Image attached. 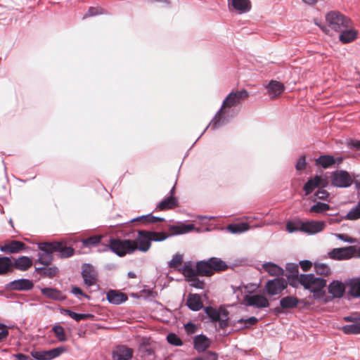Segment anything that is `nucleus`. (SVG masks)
Segmentation results:
<instances>
[{"label": "nucleus", "mask_w": 360, "mask_h": 360, "mask_svg": "<svg viewBox=\"0 0 360 360\" xmlns=\"http://www.w3.org/2000/svg\"><path fill=\"white\" fill-rule=\"evenodd\" d=\"M210 345V340L204 335H198L194 338L193 347L199 352H204Z\"/></svg>", "instance_id": "4be33fe9"}, {"label": "nucleus", "mask_w": 360, "mask_h": 360, "mask_svg": "<svg viewBox=\"0 0 360 360\" xmlns=\"http://www.w3.org/2000/svg\"><path fill=\"white\" fill-rule=\"evenodd\" d=\"M316 197L320 200H326L329 195V193L323 188L316 191L315 194Z\"/></svg>", "instance_id": "4d7b16f0"}, {"label": "nucleus", "mask_w": 360, "mask_h": 360, "mask_svg": "<svg viewBox=\"0 0 360 360\" xmlns=\"http://www.w3.org/2000/svg\"><path fill=\"white\" fill-rule=\"evenodd\" d=\"M186 304L193 311H199L203 307L201 297L198 294H189L187 297Z\"/></svg>", "instance_id": "5701e85b"}, {"label": "nucleus", "mask_w": 360, "mask_h": 360, "mask_svg": "<svg viewBox=\"0 0 360 360\" xmlns=\"http://www.w3.org/2000/svg\"><path fill=\"white\" fill-rule=\"evenodd\" d=\"M137 243V250L141 252H147L151 246L148 231L141 230L138 231V238L135 240Z\"/></svg>", "instance_id": "2eb2a0df"}, {"label": "nucleus", "mask_w": 360, "mask_h": 360, "mask_svg": "<svg viewBox=\"0 0 360 360\" xmlns=\"http://www.w3.org/2000/svg\"><path fill=\"white\" fill-rule=\"evenodd\" d=\"M32 266V260L31 258L22 256L16 259L13 263V267L20 270V271H27Z\"/></svg>", "instance_id": "a878e982"}, {"label": "nucleus", "mask_w": 360, "mask_h": 360, "mask_svg": "<svg viewBox=\"0 0 360 360\" xmlns=\"http://www.w3.org/2000/svg\"><path fill=\"white\" fill-rule=\"evenodd\" d=\"M42 252L39 254L37 262L45 266L49 265L53 261L52 253L54 251L41 250Z\"/></svg>", "instance_id": "72a5a7b5"}, {"label": "nucleus", "mask_w": 360, "mask_h": 360, "mask_svg": "<svg viewBox=\"0 0 360 360\" xmlns=\"http://www.w3.org/2000/svg\"><path fill=\"white\" fill-rule=\"evenodd\" d=\"M284 86L277 81H271L268 85V92L271 98L279 96L284 91Z\"/></svg>", "instance_id": "393cba45"}, {"label": "nucleus", "mask_w": 360, "mask_h": 360, "mask_svg": "<svg viewBox=\"0 0 360 360\" xmlns=\"http://www.w3.org/2000/svg\"><path fill=\"white\" fill-rule=\"evenodd\" d=\"M175 188L174 186L172 188L170 191V196L164 199L161 202H160L156 207L155 210L157 211H165L168 210L174 209L178 207V200L177 199L173 196L174 193Z\"/></svg>", "instance_id": "dca6fc26"}, {"label": "nucleus", "mask_w": 360, "mask_h": 360, "mask_svg": "<svg viewBox=\"0 0 360 360\" xmlns=\"http://www.w3.org/2000/svg\"><path fill=\"white\" fill-rule=\"evenodd\" d=\"M184 328H185L186 333L189 335L195 333L197 330L196 326L191 322L186 323L185 325Z\"/></svg>", "instance_id": "13d9d810"}, {"label": "nucleus", "mask_w": 360, "mask_h": 360, "mask_svg": "<svg viewBox=\"0 0 360 360\" xmlns=\"http://www.w3.org/2000/svg\"><path fill=\"white\" fill-rule=\"evenodd\" d=\"M245 302L249 306H254L257 308H264L269 306L267 298L261 295H254L245 297Z\"/></svg>", "instance_id": "f3484780"}, {"label": "nucleus", "mask_w": 360, "mask_h": 360, "mask_svg": "<svg viewBox=\"0 0 360 360\" xmlns=\"http://www.w3.org/2000/svg\"><path fill=\"white\" fill-rule=\"evenodd\" d=\"M110 248L119 257H124L127 254H131L137 250V243L133 240L112 238L110 240L109 245L105 249Z\"/></svg>", "instance_id": "7ed1b4c3"}, {"label": "nucleus", "mask_w": 360, "mask_h": 360, "mask_svg": "<svg viewBox=\"0 0 360 360\" xmlns=\"http://www.w3.org/2000/svg\"><path fill=\"white\" fill-rule=\"evenodd\" d=\"M195 229V226L193 224H181L176 226H171L169 227V231L172 235H178L188 233Z\"/></svg>", "instance_id": "c756f323"}, {"label": "nucleus", "mask_w": 360, "mask_h": 360, "mask_svg": "<svg viewBox=\"0 0 360 360\" xmlns=\"http://www.w3.org/2000/svg\"><path fill=\"white\" fill-rule=\"evenodd\" d=\"M328 256L333 259H348L354 256L359 257V250L356 246L334 248L328 253Z\"/></svg>", "instance_id": "0eeeda50"}, {"label": "nucleus", "mask_w": 360, "mask_h": 360, "mask_svg": "<svg viewBox=\"0 0 360 360\" xmlns=\"http://www.w3.org/2000/svg\"><path fill=\"white\" fill-rule=\"evenodd\" d=\"M286 277L289 281L290 285L294 288H296L297 284L300 283V280L296 278V276H286Z\"/></svg>", "instance_id": "338daca9"}, {"label": "nucleus", "mask_w": 360, "mask_h": 360, "mask_svg": "<svg viewBox=\"0 0 360 360\" xmlns=\"http://www.w3.org/2000/svg\"><path fill=\"white\" fill-rule=\"evenodd\" d=\"M82 276L85 285L91 286L97 282V272L94 267L89 264H85L82 268Z\"/></svg>", "instance_id": "f8f14e48"}, {"label": "nucleus", "mask_w": 360, "mask_h": 360, "mask_svg": "<svg viewBox=\"0 0 360 360\" xmlns=\"http://www.w3.org/2000/svg\"><path fill=\"white\" fill-rule=\"evenodd\" d=\"M330 209V207L328 204L318 202L316 204L314 205L309 210V212L311 213H322L323 212L328 211Z\"/></svg>", "instance_id": "a18cd8bd"}, {"label": "nucleus", "mask_w": 360, "mask_h": 360, "mask_svg": "<svg viewBox=\"0 0 360 360\" xmlns=\"http://www.w3.org/2000/svg\"><path fill=\"white\" fill-rule=\"evenodd\" d=\"M342 330L345 334H360V323L344 326Z\"/></svg>", "instance_id": "de8ad7c7"}, {"label": "nucleus", "mask_w": 360, "mask_h": 360, "mask_svg": "<svg viewBox=\"0 0 360 360\" xmlns=\"http://www.w3.org/2000/svg\"><path fill=\"white\" fill-rule=\"evenodd\" d=\"M204 360H217V354L213 352H207L202 356Z\"/></svg>", "instance_id": "0e129e2a"}, {"label": "nucleus", "mask_w": 360, "mask_h": 360, "mask_svg": "<svg viewBox=\"0 0 360 360\" xmlns=\"http://www.w3.org/2000/svg\"><path fill=\"white\" fill-rule=\"evenodd\" d=\"M302 232L308 234L317 233L323 230L325 223L323 221H311L303 222Z\"/></svg>", "instance_id": "a211bd4d"}, {"label": "nucleus", "mask_w": 360, "mask_h": 360, "mask_svg": "<svg viewBox=\"0 0 360 360\" xmlns=\"http://www.w3.org/2000/svg\"><path fill=\"white\" fill-rule=\"evenodd\" d=\"M288 286V282L283 278H277L269 281L265 285L269 295H275L281 292Z\"/></svg>", "instance_id": "9d476101"}, {"label": "nucleus", "mask_w": 360, "mask_h": 360, "mask_svg": "<svg viewBox=\"0 0 360 360\" xmlns=\"http://www.w3.org/2000/svg\"><path fill=\"white\" fill-rule=\"evenodd\" d=\"M165 221L164 218L162 217H158L152 215L151 214H147V215H143L141 217H139L136 219H132L131 221H139L143 224H154L156 222H162Z\"/></svg>", "instance_id": "2f4dec72"}, {"label": "nucleus", "mask_w": 360, "mask_h": 360, "mask_svg": "<svg viewBox=\"0 0 360 360\" xmlns=\"http://www.w3.org/2000/svg\"><path fill=\"white\" fill-rule=\"evenodd\" d=\"M286 271L291 274L290 276H296V278L299 279L300 275L299 273V269L298 266L295 264H288L286 266Z\"/></svg>", "instance_id": "864d4df0"}, {"label": "nucleus", "mask_w": 360, "mask_h": 360, "mask_svg": "<svg viewBox=\"0 0 360 360\" xmlns=\"http://www.w3.org/2000/svg\"><path fill=\"white\" fill-rule=\"evenodd\" d=\"M299 302L300 300L297 297L288 295L281 299L280 305L283 309H290L297 307Z\"/></svg>", "instance_id": "c85d7f7f"}, {"label": "nucleus", "mask_w": 360, "mask_h": 360, "mask_svg": "<svg viewBox=\"0 0 360 360\" xmlns=\"http://www.w3.org/2000/svg\"><path fill=\"white\" fill-rule=\"evenodd\" d=\"M298 278L300 280V284L302 285L304 289L309 290L311 292L320 289H323L326 285V280L315 277L312 274H300Z\"/></svg>", "instance_id": "39448f33"}, {"label": "nucleus", "mask_w": 360, "mask_h": 360, "mask_svg": "<svg viewBox=\"0 0 360 360\" xmlns=\"http://www.w3.org/2000/svg\"><path fill=\"white\" fill-rule=\"evenodd\" d=\"M52 331L54 333L55 337L60 342L67 340V337L65 333L64 328L60 326L56 325L52 328Z\"/></svg>", "instance_id": "49530a36"}, {"label": "nucleus", "mask_w": 360, "mask_h": 360, "mask_svg": "<svg viewBox=\"0 0 360 360\" xmlns=\"http://www.w3.org/2000/svg\"><path fill=\"white\" fill-rule=\"evenodd\" d=\"M103 11V9L100 7H90L86 13L84 15V18L102 14Z\"/></svg>", "instance_id": "5fc2aeb1"}, {"label": "nucleus", "mask_w": 360, "mask_h": 360, "mask_svg": "<svg viewBox=\"0 0 360 360\" xmlns=\"http://www.w3.org/2000/svg\"><path fill=\"white\" fill-rule=\"evenodd\" d=\"M339 32H341L339 39L344 44L353 41L357 36V32L355 30L352 29V26L349 28L343 29L342 30L339 31Z\"/></svg>", "instance_id": "bb28decb"}, {"label": "nucleus", "mask_w": 360, "mask_h": 360, "mask_svg": "<svg viewBox=\"0 0 360 360\" xmlns=\"http://www.w3.org/2000/svg\"><path fill=\"white\" fill-rule=\"evenodd\" d=\"M13 267V262L9 257H0V274H4L11 271Z\"/></svg>", "instance_id": "e433bc0d"}, {"label": "nucleus", "mask_w": 360, "mask_h": 360, "mask_svg": "<svg viewBox=\"0 0 360 360\" xmlns=\"http://www.w3.org/2000/svg\"><path fill=\"white\" fill-rule=\"evenodd\" d=\"M167 340L168 342L174 346H181L183 345L182 340L174 333H169Z\"/></svg>", "instance_id": "603ef678"}, {"label": "nucleus", "mask_w": 360, "mask_h": 360, "mask_svg": "<svg viewBox=\"0 0 360 360\" xmlns=\"http://www.w3.org/2000/svg\"><path fill=\"white\" fill-rule=\"evenodd\" d=\"M345 219L351 221H355L360 219V200L357 205L347 212L345 216Z\"/></svg>", "instance_id": "79ce46f5"}, {"label": "nucleus", "mask_w": 360, "mask_h": 360, "mask_svg": "<svg viewBox=\"0 0 360 360\" xmlns=\"http://www.w3.org/2000/svg\"><path fill=\"white\" fill-rule=\"evenodd\" d=\"M102 239V236H93L87 238L83 239L82 243L84 247H91L95 246L100 243Z\"/></svg>", "instance_id": "c03bdc74"}, {"label": "nucleus", "mask_w": 360, "mask_h": 360, "mask_svg": "<svg viewBox=\"0 0 360 360\" xmlns=\"http://www.w3.org/2000/svg\"><path fill=\"white\" fill-rule=\"evenodd\" d=\"M306 165V160L304 156H302L298 160L296 164V169L297 170H302L305 168Z\"/></svg>", "instance_id": "e2e57ef3"}, {"label": "nucleus", "mask_w": 360, "mask_h": 360, "mask_svg": "<svg viewBox=\"0 0 360 360\" xmlns=\"http://www.w3.org/2000/svg\"><path fill=\"white\" fill-rule=\"evenodd\" d=\"M66 351L67 349L65 347L60 346L50 350L32 351L31 354L32 356L37 360H51L59 356Z\"/></svg>", "instance_id": "1a4fd4ad"}, {"label": "nucleus", "mask_w": 360, "mask_h": 360, "mask_svg": "<svg viewBox=\"0 0 360 360\" xmlns=\"http://www.w3.org/2000/svg\"><path fill=\"white\" fill-rule=\"evenodd\" d=\"M346 285L341 281H333L328 286V291L331 296L325 297L324 302H328L335 298H341L345 292Z\"/></svg>", "instance_id": "9b49d317"}, {"label": "nucleus", "mask_w": 360, "mask_h": 360, "mask_svg": "<svg viewBox=\"0 0 360 360\" xmlns=\"http://www.w3.org/2000/svg\"><path fill=\"white\" fill-rule=\"evenodd\" d=\"M183 263V256L179 254H176L173 256L172 260L169 262V266L170 268L176 269L181 266Z\"/></svg>", "instance_id": "3c124183"}, {"label": "nucleus", "mask_w": 360, "mask_h": 360, "mask_svg": "<svg viewBox=\"0 0 360 360\" xmlns=\"http://www.w3.org/2000/svg\"><path fill=\"white\" fill-rule=\"evenodd\" d=\"M327 185V181L323 179L320 176H315L314 178L309 179L303 187L305 193L304 195H308L317 187L324 188Z\"/></svg>", "instance_id": "4468645a"}, {"label": "nucleus", "mask_w": 360, "mask_h": 360, "mask_svg": "<svg viewBox=\"0 0 360 360\" xmlns=\"http://www.w3.org/2000/svg\"><path fill=\"white\" fill-rule=\"evenodd\" d=\"M326 19L328 27L335 32H339L352 26L350 19L338 11L328 13Z\"/></svg>", "instance_id": "20e7f679"}, {"label": "nucleus", "mask_w": 360, "mask_h": 360, "mask_svg": "<svg viewBox=\"0 0 360 360\" xmlns=\"http://www.w3.org/2000/svg\"><path fill=\"white\" fill-rule=\"evenodd\" d=\"M133 355V349L124 345L117 346L112 352L114 360H129Z\"/></svg>", "instance_id": "6ab92c4d"}, {"label": "nucleus", "mask_w": 360, "mask_h": 360, "mask_svg": "<svg viewBox=\"0 0 360 360\" xmlns=\"http://www.w3.org/2000/svg\"><path fill=\"white\" fill-rule=\"evenodd\" d=\"M8 335V330L4 325L0 326V342L5 340Z\"/></svg>", "instance_id": "052dcab7"}, {"label": "nucleus", "mask_w": 360, "mask_h": 360, "mask_svg": "<svg viewBox=\"0 0 360 360\" xmlns=\"http://www.w3.org/2000/svg\"><path fill=\"white\" fill-rule=\"evenodd\" d=\"M231 4L234 9L240 13L247 12L251 7L249 0H231Z\"/></svg>", "instance_id": "473e14b6"}, {"label": "nucleus", "mask_w": 360, "mask_h": 360, "mask_svg": "<svg viewBox=\"0 0 360 360\" xmlns=\"http://www.w3.org/2000/svg\"><path fill=\"white\" fill-rule=\"evenodd\" d=\"M148 235L150 236V242L151 241H156L160 242L165 240L167 237L168 235L165 232H155V231H148Z\"/></svg>", "instance_id": "09e8293b"}, {"label": "nucleus", "mask_w": 360, "mask_h": 360, "mask_svg": "<svg viewBox=\"0 0 360 360\" xmlns=\"http://www.w3.org/2000/svg\"><path fill=\"white\" fill-rule=\"evenodd\" d=\"M14 356L16 358V360H34L30 356L22 353H18L15 354Z\"/></svg>", "instance_id": "774afa93"}, {"label": "nucleus", "mask_w": 360, "mask_h": 360, "mask_svg": "<svg viewBox=\"0 0 360 360\" xmlns=\"http://www.w3.org/2000/svg\"><path fill=\"white\" fill-rule=\"evenodd\" d=\"M264 270L272 276H280L283 275V269L274 263H265L262 265Z\"/></svg>", "instance_id": "7c9ffc66"}, {"label": "nucleus", "mask_w": 360, "mask_h": 360, "mask_svg": "<svg viewBox=\"0 0 360 360\" xmlns=\"http://www.w3.org/2000/svg\"><path fill=\"white\" fill-rule=\"evenodd\" d=\"M27 248L25 243L21 241L11 240L0 246V250L5 253L15 254L25 251Z\"/></svg>", "instance_id": "ddd939ff"}, {"label": "nucleus", "mask_w": 360, "mask_h": 360, "mask_svg": "<svg viewBox=\"0 0 360 360\" xmlns=\"http://www.w3.org/2000/svg\"><path fill=\"white\" fill-rule=\"evenodd\" d=\"M313 296L314 299H321L325 298L326 296V291L323 289L318 290L317 291H313Z\"/></svg>", "instance_id": "69168bd1"}, {"label": "nucleus", "mask_w": 360, "mask_h": 360, "mask_svg": "<svg viewBox=\"0 0 360 360\" xmlns=\"http://www.w3.org/2000/svg\"><path fill=\"white\" fill-rule=\"evenodd\" d=\"M316 165L328 168L335 164V158L332 155H321L316 160Z\"/></svg>", "instance_id": "f704fd0d"}, {"label": "nucleus", "mask_w": 360, "mask_h": 360, "mask_svg": "<svg viewBox=\"0 0 360 360\" xmlns=\"http://www.w3.org/2000/svg\"><path fill=\"white\" fill-rule=\"evenodd\" d=\"M303 221L300 220L296 221H289L286 224V230L289 233H293L295 231H302V226Z\"/></svg>", "instance_id": "37998d69"}, {"label": "nucleus", "mask_w": 360, "mask_h": 360, "mask_svg": "<svg viewBox=\"0 0 360 360\" xmlns=\"http://www.w3.org/2000/svg\"><path fill=\"white\" fill-rule=\"evenodd\" d=\"M336 236L345 241V242H348V243H354L356 242V238H352L350 236H349L347 234H344V233H338L336 235Z\"/></svg>", "instance_id": "6e6d98bb"}, {"label": "nucleus", "mask_w": 360, "mask_h": 360, "mask_svg": "<svg viewBox=\"0 0 360 360\" xmlns=\"http://www.w3.org/2000/svg\"><path fill=\"white\" fill-rule=\"evenodd\" d=\"M300 265L304 271H307L312 266V262L309 260H303L300 262Z\"/></svg>", "instance_id": "680f3d73"}, {"label": "nucleus", "mask_w": 360, "mask_h": 360, "mask_svg": "<svg viewBox=\"0 0 360 360\" xmlns=\"http://www.w3.org/2000/svg\"><path fill=\"white\" fill-rule=\"evenodd\" d=\"M221 309H223L220 308L219 311H218L212 307H206L204 310L209 318L211 319L212 322H217L221 316Z\"/></svg>", "instance_id": "4c0bfd02"}, {"label": "nucleus", "mask_w": 360, "mask_h": 360, "mask_svg": "<svg viewBox=\"0 0 360 360\" xmlns=\"http://www.w3.org/2000/svg\"><path fill=\"white\" fill-rule=\"evenodd\" d=\"M41 292L44 296L53 300H63L65 298L62 292L56 288H44Z\"/></svg>", "instance_id": "cd10ccee"}, {"label": "nucleus", "mask_w": 360, "mask_h": 360, "mask_svg": "<svg viewBox=\"0 0 360 360\" xmlns=\"http://www.w3.org/2000/svg\"><path fill=\"white\" fill-rule=\"evenodd\" d=\"M221 315L220 319L218 321L219 328L225 329L229 326V311L226 309H221Z\"/></svg>", "instance_id": "8fccbe9b"}, {"label": "nucleus", "mask_w": 360, "mask_h": 360, "mask_svg": "<svg viewBox=\"0 0 360 360\" xmlns=\"http://www.w3.org/2000/svg\"><path fill=\"white\" fill-rule=\"evenodd\" d=\"M37 272L43 275L44 276L48 277V278H53L56 276L58 272V268L55 266L52 267H48V268H39L37 267L35 269Z\"/></svg>", "instance_id": "58836bf2"}, {"label": "nucleus", "mask_w": 360, "mask_h": 360, "mask_svg": "<svg viewBox=\"0 0 360 360\" xmlns=\"http://www.w3.org/2000/svg\"><path fill=\"white\" fill-rule=\"evenodd\" d=\"M107 300L112 304H119L127 300V296L126 294L117 290H110L107 293Z\"/></svg>", "instance_id": "b1692460"}, {"label": "nucleus", "mask_w": 360, "mask_h": 360, "mask_svg": "<svg viewBox=\"0 0 360 360\" xmlns=\"http://www.w3.org/2000/svg\"><path fill=\"white\" fill-rule=\"evenodd\" d=\"M239 322L244 323L247 326H252V325L256 324L257 322V319L254 317V316H252V317H250V318L246 319H240L239 321Z\"/></svg>", "instance_id": "bf43d9fd"}, {"label": "nucleus", "mask_w": 360, "mask_h": 360, "mask_svg": "<svg viewBox=\"0 0 360 360\" xmlns=\"http://www.w3.org/2000/svg\"><path fill=\"white\" fill-rule=\"evenodd\" d=\"M7 286L13 290H30L34 287V284L28 279L22 278L10 282Z\"/></svg>", "instance_id": "aec40b11"}, {"label": "nucleus", "mask_w": 360, "mask_h": 360, "mask_svg": "<svg viewBox=\"0 0 360 360\" xmlns=\"http://www.w3.org/2000/svg\"><path fill=\"white\" fill-rule=\"evenodd\" d=\"M39 248L40 250L58 252L62 258L70 257L75 252L72 248L67 247L63 242L41 243H39Z\"/></svg>", "instance_id": "423d86ee"}, {"label": "nucleus", "mask_w": 360, "mask_h": 360, "mask_svg": "<svg viewBox=\"0 0 360 360\" xmlns=\"http://www.w3.org/2000/svg\"><path fill=\"white\" fill-rule=\"evenodd\" d=\"M314 269L318 275L322 276H328L330 274V267L325 264L315 262Z\"/></svg>", "instance_id": "a19ab883"}, {"label": "nucleus", "mask_w": 360, "mask_h": 360, "mask_svg": "<svg viewBox=\"0 0 360 360\" xmlns=\"http://www.w3.org/2000/svg\"><path fill=\"white\" fill-rule=\"evenodd\" d=\"M228 269L229 265L224 260L213 257L207 260L197 262L195 269L193 268L191 262H187L179 271L187 278L188 282H191L192 287L203 289L205 283L198 278V276L209 277Z\"/></svg>", "instance_id": "f257e3e1"}, {"label": "nucleus", "mask_w": 360, "mask_h": 360, "mask_svg": "<svg viewBox=\"0 0 360 360\" xmlns=\"http://www.w3.org/2000/svg\"><path fill=\"white\" fill-rule=\"evenodd\" d=\"M248 97L249 93L245 89L233 91L229 94L223 101L220 110L210 122V127L213 129H217L220 125L221 121L224 119L226 109L240 105Z\"/></svg>", "instance_id": "f03ea898"}, {"label": "nucleus", "mask_w": 360, "mask_h": 360, "mask_svg": "<svg viewBox=\"0 0 360 360\" xmlns=\"http://www.w3.org/2000/svg\"><path fill=\"white\" fill-rule=\"evenodd\" d=\"M250 229V226L248 223H239L229 224L227 226V229L232 233H239L248 231Z\"/></svg>", "instance_id": "c9c22d12"}, {"label": "nucleus", "mask_w": 360, "mask_h": 360, "mask_svg": "<svg viewBox=\"0 0 360 360\" xmlns=\"http://www.w3.org/2000/svg\"><path fill=\"white\" fill-rule=\"evenodd\" d=\"M347 294L352 297H360V278H352L346 282Z\"/></svg>", "instance_id": "412c9836"}, {"label": "nucleus", "mask_w": 360, "mask_h": 360, "mask_svg": "<svg viewBox=\"0 0 360 360\" xmlns=\"http://www.w3.org/2000/svg\"><path fill=\"white\" fill-rule=\"evenodd\" d=\"M331 184L339 188H347L353 183V178L346 171L337 170L330 175Z\"/></svg>", "instance_id": "6e6552de"}, {"label": "nucleus", "mask_w": 360, "mask_h": 360, "mask_svg": "<svg viewBox=\"0 0 360 360\" xmlns=\"http://www.w3.org/2000/svg\"><path fill=\"white\" fill-rule=\"evenodd\" d=\"M65 313L76 321L85 319H92L94 317V316L91 314H77L69 309L65 310Z\"/></svg>", "instance_id": "ea45409f"}]
</instances>
